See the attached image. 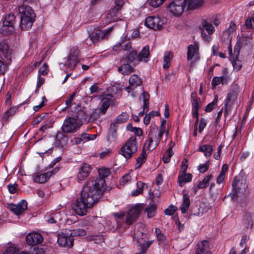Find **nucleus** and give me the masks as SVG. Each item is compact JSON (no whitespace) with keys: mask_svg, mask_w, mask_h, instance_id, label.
Segmentation results:
<instances>
[{"mask_svg":"<svg viewBox=\"0 0 254 254\" xmlns=\"http://www.w3.org/2000/svg\"><path fill=\"white\" fill-rule=\"evenodd\" d=\"M164 132L159 130V131H149L148 133L149 138H151L154 140V145L152 149H155L159 145L162 136L164 134Z\"/></svg>","mask_w":254,"mask_h":254,"instance_id":"b1692460","label":"nucleus"},{"mask_svg":"<svg viewBox=\"0 0 254 254\" xmlns=\"http://www.w3.org/2000/svg\"><path fill=\"white\" fill-rule=\"evenodd\" d=\"M186 3V0H173L167 8L174 15L180 16L184 11Z\"/></svg>","mask_w":254,"mask_h":254,"instance_id":"39448f33","label":"nucleus"},{"mask_svg":"<svg viewBox=\"0 0 254 254\" xmlns=\"http://www.w3.org/2000/svg\"><path fill=\"white\" fill-rule=\"evenodd\" d=\"M79 116L80 118H79V120L80 122L82 123V120H85L87 117V114L86 112L83 109V110L78 111L74 116Z\"/></svg>","mask_w":254,"mask_h":254,"instance_id":"13d9d810","label":"nucleus"},{"mask_svg":"<svg viewBox=\"0 0 254 254\" xmlns=\"http://www.w3.org/2000/svg\"><path fill=\"white\" fill-rule=\"evenodd\" d=\"M230 80V78L229 76L224 75L221 76H215L213 77L212 80V89H214L217 85L220 83L223 85H226L228 83Z\"/></svg>","mask_w":254,"mask_h":254,"instance_id":"5701e85b","label":"nucleus"},{"mask_svg":"<svg viewBox=\"0 0 254 254\" xmlns=\"http://www.w3.org/2000/svg\"><path fill=\"white\" fill-rule=\"evenodd\" d=\"M79 118H80V117L77 116L69 117L66 118L64 121L62 127L63 131L66 133L75 132L77 129L79 128L82 124L80 122Z\"/></svg>","mask_w":254,"mask_h":254,"instance_id":"20e7f679","label":"nucleus"},{"mask_svg":"<svg viewBox=\"0 0 254 254\" xmlns=\"http://www.w3.org/2000/svg\"><path fill=\"white\" fill-rule=\"evenodd\" d=\"M69 232L70 230L65 229L58 234V243L62 247L71 248L73 246L74 239Z\"/></svg>","mask_w":254,"mask_h":254,"instance_id":"423d86ee","label":"nucleus"},{"mask_svg":"<svg viewBox=\"0 0 254 254\" xmlns=\"http://www.w3.org/2000/svg\"><path fill=\"white\" fill-rule=\"evenodd\" d=\"M128 118V114L126 112H123L121 114L119 115L113 123H115L116 125H118L119 124H123L127 122Z\"/></svg>","mask_w":254,"mask_h":254,"instance_id":"a19ab883","label":"nucleus"},{"mask_svg":"<svg viewBox=\"0 0 254 254\" xmlns=\"http://www.w3.org/2000/svg\"><path fill=\"white\" fill-rule=\"evenodd\" d=\"M203 0H188L187 2L189 9H194L202 6Z\"/></svg>","mask_w":254,"mask_h":254,"instance_id":"e433bc0d","label":"nucleus"},{"mask_svg":"<svg viewBox=\"0 0 254 254\" xmlns=\"http://www.w3.org/2000/svg\"><path fill=\"white\" fill-rule=\"evenodd\" d=\"M26 241L28 245L35 246L41 244L43 241V238L40 234L34 232L30 233L27 235Z\"/></svg>","mask_w":254,"mask_h":254,"instance_id":"2eb2a0df","label":"nucleus"},{"mask_svg":"<svg viewBox=\"0 0 254 254\" xmlns=\"http://www.w3.org/2000/svg\"><path fill=\"white\" fill-rule=\"evenodd\" d=\"M239 93V87L237 85H235L232 87V88L229 93L228 94V95L226 97V98L225 100L224 101V107H225V112L224 115L225 116H226L227 113H228V104L229 103L232 101L234 100L235 99H236L238 94Z\"/></svg>","mask_w":254,"mask_h":254,"instance_id":"9b49d317","label":"nucleus"},{"mask_svg":"<svg viewBox=\"0 0 254 254\" xmlns=\"http://www.w3.org/2000/svg\"><path fill=\"white\" fill-rule=\"evenodd\" d=\"M177 208L175 206L171 205L165 209L164 212L167 215H173L174 214Z\"/></svg>","mask_w":254,"mask_h":254,"instance_id":"052dcab7","label":"nucleus"},{"mask_svg":"<svg viewBox=\"0 0 254 254\" xmlns=\"http://www.w3.org/2000/svg\"><path fill=\"white\" fill-rule=\"evenodd\" d=\"M138 53L135 51H132L126 57V60L127 62L132 63H138Z\"/></svg>","mask_w":254,"mask_h":254,"instance_id":"79ce46f5","label":"nucleus"},{"mask_svg":"<svg viewBox=\"0 0 254 254\" xmlns=\"http://www.w3.org/2000/svg\"><path fill=\"white\" fill-rule=\"evenodd\" d=\"M242 225L245 231L252 229L254 225V214L247 212L243 216Z\"/></svg>","mask_w":254,"mask_h":254,"instance_id":"f8f14e48","label":"nucleus"},{"mask_svg":"<svg viewBox=\"0 0 254 254\" xmlns=\"http://www.w3.org/2000/svg\"><path fill=\"white\" fill-rule=\"evenodd\" d=\"M155 233L159 244L163 243L166 240V237L161 233V230L159 228H155Z\"/></svg>","mask_w":254,"mask_h":254,"instance_id":"8fccbe9b","label":"nucleus"},{"mask_svg":"<svg viewBox=\"0 0 254 254\" xmlns=\"http://www.w3.org/2000/svg\"><path fill=\"white\" fill-rule=\"evenodd\" d=\"M242 186L245 187V185H243L242 183H240L239 180L237 179V178L236 177H235L232 182L233 193L232 195V198L233 199H234L238 197V193L242 190L241 186ZM244 189L245 190V187H244Z\"/></svg>","mask_w":254,"mask_h":254,"instance_id":"a878e982","label":"nucleus"},{"mask_svg":"<svg viewBox=\"0 0 254 254\" xmlns=\"http://www.w3.org/2000/svg\"><path fill=\"white\" fill-rule=\"evenodd\" d=\"M138 144L135 136L130 137L120 150L121 154L126 159H129L137 150Z\"/></svg>","mask_w":254,"mask_h":254,"instance_id":"7ed1b4c3","label":"nucleus"},{"mask_svg":"<svg viewBox=\"0 0 254 254\" xmlns=\"http://www.w3.org/2000/svg\"><path fill=\"white\" fill-rule=\"evenodd\" d=\"M198 151L203 152L204 156L208 158L211 156L213 148L211 145L205 144L199 146L198 149Z\"/></svg>","mask_w":254,"mask_h":254,"instance_id":"c9c22d12","label":"nucleus"},{"mask_svg":"<svg viewBox=\"0 0 254 254\" xmlns=\"http://www.w3.org/2000/svg\"><path fill=\"white\" fill-rule=\"evenodd\" d=\"M198 52L197 45H190L188 47L187 59L190 61Z\"/></svg>","mask_w":254,"mask_h":254,"instance_id":"f704fd0d","label":"nucleus"},{"mask_svg":"<svg viewBox=\"0 0 254 254\" xmlns=\"http://www.w3.org/2000/svg\"><path fill=\"white\" fill-rule=\"evenodd\" d=\"M165 22V19L164 18L151 16L146 18L145 24L148 28L157 30L161 29Z\"/></svg>","mask_w":254,"mask_h":254,"instance_id":"6e6552de","label":"nucleus"},{"mask_svg":"<svg viewBox=\"0 0 254 254\" xmlns=\"http://www.w3.org/2000/svg\"><path fill=\"white\" fill-rule=\"evenodd\" d=\"M52 172H47L45 174L35 173L33 175V180L36 183H45L52 176Z\"/></svg>","mask_w":254,"mask_h":254,"instance_id":"bb28decb","label":"nucleus"},{"mask_svg":"<svg viewBox=\"0 0 254 254\" xmlns=\"http://www.w3.org/2000/svg\"><path fill=\"white\" fill-rule=\"evenodd\" d=\"M156 209V207L154 204H152L145 208V211L147 213L148 217L151 218L154 215Z\"/></svg>","mask_w":254,"mask_h":254,"instance_id":"864d4df0","label":"nucleus"},{"mask_svg":"<svg viewBox=\"0 0 254 254\" xmlns=\"http://www.w3.org/2000/svg\"><path fill=\"white\" fill-rule=\"evenodd\" d=\"M118 128V126L112 123L110 125L109 132L107 135L108 141L111 143L115 141L117 138V130Z\"/></svg>","mask_w":254,"mask_h":254,"instance_id":"c85d7f7f","label":"nucleus"},{"mask_svg":"<svg viewBox=\"0 0 254 254\" xmlns=\"http://www.w3.org/2000/svg\"><path fill=\"white\" fill-rule=\"evenodd\" d=\"M173 57V54L171 52H166L165 54L164 57V63H163V68H168L169 67L170 65V61Z\"/></svg>","mask_w":254,"mask_h":254,"instance_id":"37998d69","label":"nucleus"},{"mask_svg":"<svg viewBox=\"0 0 254 254\" xmlns=\"http://www.w3.org/2000/svg\"><path fill=\"white\" fill-rule=\"evenodd\" d=\"M111 97V96L108 95L102 99V105L100 108V111L102 115L106 113L107 109L110 105Z\"/></svg>","mask_w":254,"mask_h":254,"instance_id":"2f4dec72","label":"nucleus"},{"mask_svg":"<svg viewBox=\"0 0 254 254\" xmlns=\"http://www.w3.org/2000/svg\"><path fill=\"white\" fill-rule=\"evenodd\" d=\"M135 238L136 239L137 242L140 244H144L147 240V233L146 231L143 228L140 230L135 231L134 233Z\"/></svg>","mask_w":254,"mask_h":254,"instance_id":"4be33fe9","label":"nucleus"},{"mask_svg":"<svg viewBox=\"0 0 254 254\" xmlns=\"http://www.w3.org/2000/svg\"><path fill=\"white\" fill-rule=\"evenodd\" d=\"M97 136V134H89L86 133H82L80 137L76 138V143H80L81 141L93 140L96 139Z\"/></svg>","mask_w":254,"mask_h":254,"instance_id":"4c0bfd02","label":"nucleus"},{"mask_svg":"<svg viewBox=\"0 0 254 254\" xmlns=\"http://www.w3.org/2000/svg\"><path fill=\"white\" fill-rule=\"evenodd\" d=\"M131 180V176L129 173L126 174L123 176L120 181V185L124 186L129 183Z\"/></svg>","mask_w":254,"mask_h":254,"instance_id":"5fc2aeb1","label":"nucleus"},{"mask_svg":"<svg viewBox=\"0 0 254 254\" xmlns=\"http://www.w3.org/2000/svg\"><path fill=\"white\" fill-rule=\"evenodd\" d=\"M18 185L15 183L13 184H9L7 186V189L10 193L13 194L15 193L17 190Z\"/></svg>","mask_w":254,"mask_h":254,"instance_id":"338daca9","label":"nucleus"},{"mask_svg":"<svg viewBox=\"0 0 254 254\" xmlns=\"http://www.w3.org/2000/svg\"><path fill=\"white\" fill-rule=\"evenodd\" d=\"M149 46H145L144 47L140 52L138 54V62H144L147 63L149 61Z\"/></svg>","mask_w":254,"mask_h":254,"instance_id":"cd10ccee","label":"nucleus"},{"mask_svg":"<svg viewBox=\"0 0 254 254\" xmlns=\"http://www.w3.org/2000/svg\"><path fill=\"white\" fill-rule=\"evenodd\" d=\"M143 208V205L142 204H137L132 207L129 210L126 216L127 224L130 225L134 223L139 217Z\"/></svg>","mask_w":254,"mask_h":254,"instance_id":"0eeeda50","label":"nucleus"},{"mask_svg":"<svg viewBox=\"0 0 254 254\" xmlns=\"http://www.w3.org/2000/svg\"><path fill=\"white\" fill-rule=\"evenodd\" d=\"M202 26L205 29L209 34H212L214 32V27L211 24L208 23L206 20H202Z\"/></svg>","mask_w":254,"mask_h":254,"instance_id":"09e8293b","label":"nucleus"},{"mask_svg":"<svg viewBox=\"0 0 254 254\" xmlns=\"http://www.w3.org/2000/svg\"><path fill=\"white\" fill-rule=\"evenodd\" d=\"M18 249L14 247H9L4 252V254H18Z\"/></svg>","mask_w":254,"mask_h":254,"instance_id":"680f3d73","label":"nucleus"},{"mask_svg":"<svg viewBox=\"0 0 254 254\" xmlns=\"http://www.w3.org/2000/svg\"><path fill=\"white\" fill-rule=\"evenodd\" d=\"M114 3L115 6L110 9L108 13V15L112 17L115 16L122 9L124 5V1L115 0Z\"/></svg>","mask_w":254,"mask_h":254,"instance_id":"c756f323","label":"nucleus"},{"mask_svg":"<svg viewBox=\"0 0 254 254\" xmlns=\"http://www.w3.org/2000/svg\"><path fill=\"white\" fill-rule=\"evenodd\" d=\"M95 184L93 182H89L87 186L84 185L81 192L80 197L77 198L72 205V209L77 215L83 216L86 214L87 209L93 207L101 198L100 191L92 190Z\"/></svg>","mask_w":254,"mask_h":254,"instance_id":"f257e3e1","label":"nucleus"},{"mask_svg":"<svg viewBox=\"0 0 254 254\" xmlns=\"http://www.w3.org/2000/svg\"><path fill=\"white\" fill-rule=\"evenodd\" d=\"M118 71L123 75H129L133 71V68L129 64H125L118 67Z\"/></svg>","mask_w":254,"mask_h":254,"instance_id":"72a5a7b5","label":"nucleus"},{"mask_svg":"<svg viewBox=\"0 0 254 254\" xmlns=\"http://www.w3.org/2000/svg\"><path fill=\"white\" fill-rule=\"evenodd\" d=\"M190 205V199L189 196L187 193L183 194V202L181 206L180 207L182 213L185 214L188 210L189 206Z\"/></svg>","mask_w":254,"mask_h":254,"instance_id":"473e14b6","label":"nucleus"},{"mask_svg":"<svg viewBox=\"0 0 254 254\" xmlns=\"http://www.w3.org/2000/svg\"><path fill=\"white\" fill-rule=\"evenodd\" d=\"M141 98H143V112H145V113H147L149 110V95L147 92L143 91L142 94L139 97V99H140Z\"/></svg>","mask_w":254,"mask_h":254,"instance_id":"ea45409f","label":"nucleus"},{"mask_svg":"<svg viewBox=\"0 0 254 254\" xmlns=\"http://www.w3.org/2000/svg\"><path fill=\"white\" fill-rule=\"evenodd\" d=\"M142 82V80L138 75L136 74L132 75L129 79V85L126 87L125 90L129 93L137 86L141 85Z\"/></svg>","mask_w":254,"mask_h":254,"instance_id":"dca6fc26","label":"nucleus"},{"mask_svg":"<svg viewBox=\"0 0 254 254\" xmlns=\"http://www.w3.org/2000/svg\"><path fill=\"white\" fill-rule=\"evenodd\" d=\"M69 233L70 234V236L73 238L74 237L85 236L86 234V232L83 229L78 228L72 230H70Z\"/></svg>","mask_w":254,"mask_h":254,"instance_id":"a18cd8bd","label":"nucleus"},{"mask_svg":"<svg viewBox=\"0 0 254 254\" xmlns=\"http://www.w3.org/2000/svg\"><path fill=\"white\" fill-rule=\"evenodd\" d=\"M190 98L192 104V115L193 116H197L199 115L198 111L201 106L200 99L197 97V94L195 92L191 93Z\"/></svg>","mask_w":254,"mask_h":254,"instance_id":"f3484780","label":"nucleus"},{"mask_svg":"<svg viewBox=\"0 0 254 254\" xmlns=\"http://www.w3.org/2000/svg\"><path fill=\"white\" fill-rule=\"evenodd\" d=\"M15 16L14 14L10 13L6 15L3 21V25L2 26V30L4 31L7 28H9L7 33L8 34L12 33L14 29V24L15 23Z\"/></svg>","mask_w":254,"mask_h":254,"instance_id":"9d476101","label":"nucleus"},{"mask_svg":"<svg viewBox=\"0 0 254 254\" xmlns=\"http://www.w3.org/2000/svg\"><path fill=\"white\" fill-rule=\"evenodd\" d=\"M92 170L91 166L87 163H82L79 167L76 175L78 182L84 180L90 175Z\"/></svg>","mask_w":254,"mask_h":254,"instance_id":"1a4fd4ad","label":"nucleus"},{"mask_svg":"<svg viewBox=\"0 0 254 254\" xmlns=\"http://www.w3.org/2000/svg\"><path fill=\"white\" fill-rule=\"evenodd\" d=\"M16 108H11L7 110L3 115V119L5 120H8L9 118L13 116L15 113Z\"/></svg>","mask_w":254,"mask_h":254,"instance_id":"6e6d98bb","label":"nucleus"},{"mask_svg":"<svg viewBox=\"0 0 254 254\" xmlns=\"http://www.w3.org/2000/svg\"><path fill=\"white\" fill-rule=\"evenodd\" d=\"M173 146H170L169 149L166 150L163 155V160L165 163H169L170 161L171 157L173 155Z\"/></svg>","mask_w":254,"mask_h":254,"instance_id":"49530a36","label":"nucleus"},{"mask_svg":"<svg viewBox=\"0 0 254 254\" xmlns=\"http://www.w3.org/2000/svg\"><path fill=\"white\" fill-rule=\"evenodd\" d=\"M76 94V92H74L73 93H72V94H71L69 97L68 99H67L66 101H65V104H66V107L65 108V109H66V108H68L69 107H71V104H72V102L75 97V95Z\"/></svg>","mask_w":254,"mask_h":254,"instance_id":"e2e57ef3","label":"nucleus"},{"mask_svg":"<svg viewBox=\"0 0 254 254\" xmlns=\"http://www.w3.org/2000/svg\"><path fill=\"white\" fill-rule=\"evenodd\" d=\"M0 56L2 60L10 61L11 60V52L7 41L5 40L0 43Z\"/></svg>","mask_w":254,"mask_h":254,"instance_id":"ddd939ff","label":"nucleus"},{"mask_svg":"<svg viewBox=\"0 0 254 254\" xmlns=\"http://www.w3.org/2000/svg\"><path fill=\"white\" fill-rule=\"evenodd\" d=\"M137 189L135 190H133L131 191L132 196H137L139 194H141L143 192V188L145 186V184L139 181L136 183Z\"/></svg>","mask_w":254,"mask_h":254,"instance_id":"c03bdc74","label":"nucleus"},{"mask_svg":"<svg viewBox=\"0 0 254 254\" xmlns=\"http://www.w3.org/2000/svg\"><path fill=\"white\" fill-rule=\"evenodd\" d=\"M112 29V28H108L104 31L95 30L89 35V37L93 42H96L100 40L107 38V35L111 31Z\"/></svg>","mask_w":254,"mask_h":254,"instance_id":"4468645a","label":"nucleus"},{"mask_svg":"<svg viewBox=\"0 0 254 254\" xmlns=\"http://www.w3.org/2000/svg\"><path fill=\"white\" fill-rule=\"evenodd\" d=\"M18 11L22 18H35V14L32 9L29 6L22 5L18 7Z\"/></svg>","mask_w":254,"mask_h":254,"instance_id":"6ab92c4d","label":"nucleus"},{"mask_svg":"<svg viewBox=\"0 0 254 254\" xmlns=\"http://www.w3.org/2000/svg\"><path fill=\"white\" fill-rule=\"evenodd\" d=\"M218 96L215 95L213 101L208 104L205 107V111L206 112H210L215 106H216L218 102Z\"/></svg>","mask_w":254,"mask_h":254,"instance_id":"3c124183","label":"nucleus"},{"mask_svg":"<svg viewBox=\"0 0 254 254\" xmlns=\"http://www.w3.org/2000/svg\"><path fill=\"white\" fill-rule=\"evenodd\" d=\"M147 154L143 148L142 153L136 159V163L135 164V168H140L141 165L145 163L146 160Z\"/></svg>","mask_w":254,"mask_h":254,"instance_id":"58836bf2","label":"nucleus"},{"mask_svg":"<svg viewBox=\"0 0 254 254\" xmlns=\"http://www.w3.org/2000/svg\"><path fill=\"white\" fill-rule=\"evenodd\" d=\"M165 0H148L149 5L153 7H158L161 5Z\"/></svg>","mask_w":254,"mask_h":254,"instance_id":"4d7b16f0","label":"nucleus"},{"mask_svg":"<svg viewBox=\"0 0 254 254\" xmlns=\"http://www.w3.org/2000/svg\"><path fill=\"white\" fill-rule=\"evenodd\" d=\"M190 212L191 215L194 216H199L203 213V211H201L200 207L197 205L191 206Z\"/></svg>","mask_w":254,"mask_h":254,"instance_id":"603ef678","label":"nucleus"},{"mask_svg":"<svg viewBox=\"0 0 254 254\" xmlns=\"http://www.w3.org/2000/svg\"><path fill=\"white\" fill-rule=\"evenodd\" d=\"M39 72L42 75H46L48 72V65L47 64L44 63L39 68Z\"/></svg>","mask_w":254,"mask_h":254,"instance_id":"69168bd1","label":"nucleus"},{"mask_svg":"<svg viewBox=\"0 0 254 254\" xmlns=\"http://www.w3.org/2000/svg\"><path fill=\"white\" fill-rule=\"evenodd\" d=\"M185 170L181 171L178 176V183L180 187H183L186 183L191 181L192 175L190 173H186Z\"/></svg>","mask_w":254,"mask_h":254,"instance_id":"393cba45","label":"nucleus"},{"mask_svg":"<svg viewBox=\"0 0 254 254\" xmlns=\"http://www.w3.org/2000/svg\"><path fill=\"white\" fill-rule=\"evenodd\" d=\"M131 48V44L129 42H124L121 43V49L124 51H128Z\"/></svg>","mask_w":254,"mask_h":254,"instance_id":"774afa93","label":"nucleus"},{"mask_svg":"<svg viewBox=\"0 0 254 254\" xmlns=\"http://www.w3.org/2000/svg\"><path fill=\"white\" fill-rule=\"evenodd\" d=\"M195 254H212L209 244L207 241L203 240L198 243Z\"/></svg>","mask_w":254,"mask_h":254,"instance_id":"412c9836","label":"nucleus"},{"mask_svg":"<svg viewBox=\"0 0 254 254\" xmlns=\"http://www.w3.org/2000/svg\"><path fill=\"white\" fill-rule=\"evenodd\" d=\"M47 102V99L45 96L42 97V102L39 105L35 106L33 107V110L35 112H37L39 111V109H40L41 108H42L46 103Z\"/></svg>","mask_w":254,"mask_h":254,"instance_id":"0e129e2a","label":"nucleus"},{"mask_svg":"<svg viewBox=\"0 0 254 254\" xmlns=\"http://www.w3.org/2000/svg\"><path fill=\"white\" fill-rule=\"evenodd\" d=\"M78 55V52L77 50H71L67 60V66L70 70H73L76 64L79 63Z\"/></svg>","mask_w":254,"mask_h":254,"instance_id":"a211bd4d","label":"nucleus"},{"mask_svg":"<svg viewBox=\"0 0 254 254\" xmlns=\"http://www.w3.org/2000/svg\"><path fill=\"white\" fill-rule=\"evenodd\" d=\"M27 208V203L24 200H21L17 205L11 204L9 205L10 210L16 215H20Z\"/></svg>","mask_w":254,"mask_h":254,"instance_id":"aec40b11","label":"nucleus"},{"mask_svg":"<svg viewBox=\"0 0 254 254\" xmlns=\"http://www.w3.org/2000/svg\"><path fill=\"white\" fill-rule=\"evenodd\" d=\"M34 21L35 18H20V28L23 30H28L29 29L31 28Z\"/></svg>","mask_w":254,"mask_h":254,"instance_id":"7c9ffc66","label":"nucleus"},{"mask_svg":"<svg viewBox=\"0 0 254 254\" xmlns=\"http://www.w3.org/2000/svg\"><path fill=\"white\" fill-rule=\"evenodd\" d=\"M245 26L247 28L254 29V18L251 17L247 19L245 22Z\"/></svg>","mask_w":254,"mask_h":254,"instance_id":"bf43d9fd","label":"nucleus"},{"mask_svg":"<svg viewBox=\"0 0 254 254\" xmlns=\"http://www.w3.org/2000/svg\"><path fill=\"white\" fill-rule=\"evenodd\" d=\"M99 178L95 179L94 178L89 179L85 184L87 186L89 182H93L94 184L96 183L93 187V190L94 191H100L101 196H102L104 192L106 190V185L105 183V178L110 175L111 172L108 168H102L98 170Z\"/></svg>","mask_w":254,"mask_h":254,"instance_id":"f03ea898","label":"nucleus"},{"mask_svg":"<svg viewBox=\"0 0 254 254\" xmlns=\"http://www.w3.org/2000/svg\"><path fill=\"white\" fill-rule=\"evenodd\" d=\"M212 178V175H208L206 176L202 181H200L197 186V189H204L207 186L208 183L210 181Z\"/></svg>","mask_w":254,"mask_h":254,"instance_id":"de8ad7c7","label":"nucleus"}]
</instances>
